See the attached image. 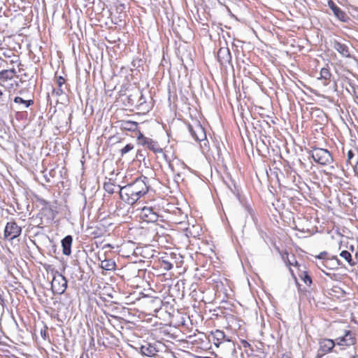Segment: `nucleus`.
<instances>
[{
	"instance_id": "23",
	"label": "nucleus",
	"mask_w": 358,
	"mask_h": 358,
	"mask_svg": "<svg viewBox=\"0 0 358 358\" xmlns=\"http://www.w3.org/2000/svg\"><path fill=\"white\" fill-rule=\"evenodd\" d=\"M115 187L116 186L110 181V180L105 182L103 184V189L110 194H112L115 192Z\"/></svg>"
},
{
	"instance_id": "22",
	"label": "nucleus",
	"mask_w": 358,
	"mask_h": 358,
	"mask_svg": "<svg viewBox=\"0 0 358 358\" xmlns=\"http://www.w3.org/2000/svg\"><path fill=\"white\" fill-rule=\"evenodd\" d=\"M357 157V154L356 155L354 151L350 150L347 153V160H346V166L352 165L355 163V159Z\"/></svg>"
},
{
	"instance_id": "17",
	"label": "nucleus",
	"mask_w": 358,
	"mask_h": 358,
	"mask_svg": "<svg viewBox=\"0 0 358 358\" xmlns=\"http://www.w3.org/2000/svg\"><path fill=\"white\" fill-rule=\"evenodd\" d=\"M120 127L125 131H134L137 129L138 123L131 120H122Z\"/></svg>"
},
{
	"instance_id": "5",
	"label": "nucleus",
	"mask_w": 358,
	"mask_h": 358,
	"mask_svg": "<svg viewBox=\"0 0 358 358\" xmlns=\"http://www.w3.org/2000/svg\"><path fill=\"white\" fill-rule=\"evenodd\" d=\"M137 140L139 143L149 150H152L155 153H162V148H161L158 143L152 138L144 136L141 133H139Z\"/></svg>"
},
{
	"instance_id": "1",
	"label": "nucleus",
	"mask_w": 358,
	"mask_h": 358,
	"mask_svg": "<svg viewBox=\"0 0 358 358\" xmlns=\"http://www.w3.org/2000/svg\"><path fill=\"white\" fill-rule=\"evenodd\" d=\"M147 180L146 177L142 176L124 187L117 186L120 198L128 204L133 205L148 192Z\"/></svg>"
},
{
	"instance_id": "32",
	"label": "nucleus",
	"mask_w": 358,
	"mask_h": 358,
	"mask_svg": "<svg viewBox=\"0 0 358 358\" xmlns=\"http://www.w3.org/2000/svg\"><path fill=\"white\" fill-rule=\"evenodd\" d=\"M241 343L244 348L250 347V344L245 340H241Z\"/></svg>"
},
{
	"instance_id": "15",
	"label": "nucleus",
	"mask_w": 358,
	"mask_h": 358,
	"mask_svg": "<svg viewBox=\"0 0 358 358\" xmlns=\"http://www.w3.org/2000/svg\"><path fill=\"white\" fill-rule=\"evenodd\" d=\"M140 350L142 355L148 357H152L155 355L157 352L156 348L150 343L141 345Z\"/></svg>"
},
{
	"instance_id": "11",
	"label": "nucleus",
	"mask_w": 358,
	"mask_h": 358,
	"mask_svg": "<svg viewBox=\"0 0 358 358\" xmlns=\"http://www.w3.org/2000/svg\"><path fill=\"white\" fill-rule=\"evenodd\" d=\"M332 47L343 57L350 58L351 54L349 46L336 39L331 41Z\"/></svg>"
},
{
	"instance_id": "31",
	"label": "nucleus",
	"mask_w": 358,
	"mask_h": 358,
	"mask_svg": "<svg viewBox=\"0 0 358 358\" xmlns=\"http://www.w3.org/2000/svg\"><path fill=\"white\" fill-rule=\"evenodd\" d=\"M317 266L322 271L324 272L327 275H330V273H327L324 271V268H326L325 266L322 264V261L320 262H316Z\"/></svg>"
},
{
	"instance_id": "41",
	"label": "nucleus",
	"mask_w": 358,
	"mask_h": 358,
	"mask_svg": "<svg viewBox=\"0 0 358 358\" xmlns=\"http://www.w3.org/2000/svg\"><path fill=\"white\" fill-rule=\"evenodd\" d=\"M289 264L293 265V263H292L289 260Z\"/></svg>"
},
{
	"instance_id": "13",
	"label": "nucleus",
	"mask_w": 358,
	"mask_h": 358,
	"mask_svg": "<svg viewBox=\"0 0 358 358\" xmlns=\"http://www.w3.org/2000/svg\"><path fill=\"white\" fill-rule=\"evenodd\" d=\"M73 238L71 236L68 235L62 240V251L64 255H70L71 253V245Z\"/></svg>"
},
{
	"instance_id": "25",
	"label": "nucleus",
	"mask_w": 358,
	"mask_h": 358,
	"mask_svg": "<svg viewBox=\"0 0 358 358\" xmlns=\"http://www.w3.org/2000/svg\"><path fill=\"white\" fill-rule=\"evenodd\" d=\"M162 154L163 155L164 159L166 160V162L169 164V166L171 169L172 171L176 172V170L173 167V164L171 163V159L168 155L167 151L166 150L164 152L162 151Z\"/></svg>"
},
{
	"instance_id": "38",
	"label": "nucleus",
	"mask_w": 358,
	"mask_h": 358,
	"mask_svg": "<svg viewBox=\"0 0 358 358\" xmlns=\"http://www.w3.org/2000/svg\"><path fill=\"white\" fill-rule=\"evenodd\" d=\"M354 92L355 94V97L358 99V88L355 90Z\"/></svg>"
},
{
	"instance_id": "28",
	"label": "nucleus",
	"mask_w": 358,
	"mask_h": 358,
	"mask_svg": "<svg viewBox=\"0 0 358 358\" xmlns=\"http://www.w3.org/2000/svg\"><path fill=\"white\" fill-rule=\"evenodd\" d=\"M64 92L62 87H59L57 89H52V95L55 94L57 96H60Z\"/></svg>"
},
{
	"instance_id": "12",
	"label": "nucleus",
	"mask_w": 358,
	"mask_h": 358,
	"mask_svg": "<svg viewBox=\"0 0 358 358\" xmlns=\"http://www.w3.org/2000/svg\"><path fill=\"white\" fill-rule=\"evenodd\" d=\"M217 59L221 65L231 63V55L227 47H222L219 49L217 52Z\"/></svg>"
},
{
	"instance_id": "37",
	"label": "nucleus",
	"mask_w": 358,
	"mask_h": 358,
	"mask_svg": "<svg viewBox=\"0 0 358 358\" xmlns=\"http://www.w3.org/2000/svg\"><path fill=\"white\" fill-rule=\"evenodd\" d=\"M177 163H179L184 169L186 167V165L183 162H180L179 160H177Z\"/></svg>"
},
{
	"instance_id": "9",
	"label": "nucleus",
	"mask_w": 358,
	"mask_h": 358,
	"mask_svg": "<svg viewBox=\"0 0 358 358\" xmlns=\"http://www.w3.org/2000/svg\"><path fill=\"white\" fill-rule=\"evenodd\" d=\"M336 345L343 346V347H349L353 345L356 343V338L355 336V334L350 331L345 330L344 335L343 336L338 337L336 340Z\"/></svg>"
},
{
	"instance_id": "20",
	"label": "nucleus",
	"mask_w": 358,
	"mask_h": 358,
	"mask_svg": "<svg viewBox=\"0 0 358 358\" xmlns=\"http://www.w3.org/2000/svg\"><path fill=\"white\" fill-rule=\"evenodd\" d=\"M115 262L112 259H104L101 262V268L106 271H112L115 268Z\"/></svg>"
},
{
	"instance_id": "6",
	"label": "nucleus",
	"mask_w": 358,
	"mask_h": 358,
	"mask_svg": "<svg viewBox=\"0 0 358 358\" xmlns=\"http://www.w3.org/2000/svg\"><path fill=\"white\" fill-rule=\"evenodd\" d=\"M22 232V228L15 222H9L6 224L4 230V238L13 240L18 237Z\"/></svg>"
},
{
	"instance_id": "27",
	"label": "nucleus",
	"mask_w": 358,
	"mask_h": 358,
	"mask_svg": "<svg viewBox=\"0 0 358 358\" xmlns=\"http://www.w3.org/2000/svg\"><path fill=\"white\" fill-rule=\"evenodd\" d=\"M134 145L131 143L126 145L122 149H121L120 152L122 155H124L128 153L129 151L133 150Z\"/></svg>"
},
{
	"instance_id": "10",
	"label": "nucleus",
	"mask_w": 358,
	"mask_h": 358,
	"mask_svg": "<svg viewBox=\"0 0 358 358\" xmlns=\"http://www.w3.org/2000/svg\"><path fill=\"white\" fill-rule=\"evenodd\" d=\"M141 217L147 222H155L158 220L157 213L152 208L145 206L141 209Z\"/></svg>"
},
{
	"instance_id": "35",
	"label": "nucleus",
	"mask_w": 358,
	"mask_h": 358,
	"mask_svg": "<svg viewBox=\"0 0 358 358\" xmlns=\"http://www.w3.org/2000/svg\"><path fill=\"white\" fill-rule=\"evenodd\" d=\"M4 63H5V61L0 57V67H3Z\"/></svg>"
},
{
	"instance_id": "24",
	"label": "nucleus",
	"mask_w": 358,
	"mask_h": 358,
	"mask_svg": "<svg viewBox=\"0 0 358 358\" xmlns=\"http://www.w3.org/2000/svg\"><path fill=\"white\" fill-rule=\"evenodd\" d=\"M14 102L16 103H22L24 105V108H28L31 105L34 103L32 100H24L20 96H16L14 99Z\"/></svg>"
},
{
	"instance_id": "21",
	"label": "nucleus",
	"mask_w": 358,
	"mask_h": 358,
	"mask_svg": "<svg viewBox=\"0 0 358 358\" xmlns=\"http://www.w3.org/2000/svg\"><path fill=\"white\" fill-rule=\"evenodd\" d=\"M340 256L343 258L350 266H355L357 264V262L354 261L352 258L351 254L347 250H343L340 253Z\"/></svg>"
},
{
	"instance_id": "26",
	"label": "nucleus",
	"mask_w": 358,
	"mask_h": 358,
	"mask_svg": "<svg viewBox=\"0 0 358 358\" xmlns=\"http://www.w3.org/2000/svg\"><path fill=\"white\" fill-rule=\"evenodd\" d=\"M301 279L303 280L304 283L308 286H310L312 284V279L306 272L303 273V275L301 276Z\"/></svg>"
},
{
	"instance_id": "30",
	"label": "nucleus",
	"mask_w": 358,
	"mask_h": 358,
	"mask_svg": "<svg viewBox=\"0 0 358 358\" xmlns=\"http://www.w3.org/2000/svg\"><path fill=\"white\" fill-rule=\"evenodd\" d=\"M352 168L353 169L355 174L358 176V152L357 157L355 159V163L352 165Z\"/></svg>"
},
{
	"instance_id": "2",
	"label": "nucleus",
	"mask_w": 358,
	"mask_h": 358,
	"mask_svg": "<svg viewBox=\"0 0 358 358\" xmlns=\"http://www.w3.org/2000/svg\"><path fill=\"white\" fill-rule=\"evenodd\" d=\"M311 157L315 162L323 166L329 165L333 162V157L327 149L314 148L311 151Z\"/></svg>"
},
{
	"instance_id": "8",
	"label": "nucleus",
	"mask_w": 358,
	"mask_h": 358,
	"mask_svg": "<svg viewBox=\"0 0 358 358\" xmlns=\"http://www.w3.org/2000/svg\"><path fill=\"white\" fill-rule=\"evenodd\" d=\"M316 259L322 260V264L328 267L329 263H332L333 267H338L342 264L341 262L338 259L336 256L331 255L327 252H322L317 256L315 257Z\"/></svg>"
},
{
	"instance_id": "14",
	"label": "nucleus",
	"mask_w": 358,
	"mask_h": 358,
	"mask_svg": "<svg viewBox=\"0 0 358 358\" xmlns=\"http://www.w3.org/2000/svg\"><path fill=\"white\" fill-rule=\"evenodd\" d=\"M328 6L332 10L335 16L342 21L345 20V13L339 7H338L332 0H329Z\"/></svg>"
},
{
	"instance_id": "18",
	"label": "nucleus",
	"mask_w": 358,
	"mask_h": 358,
	"mask_svg": "<svg viewBox=\"0 0 358 358\" xmlns=\"http://www.w3.org/2000/svg\"><path fill=\"white\" fill-rule=\"evenodd\" d=\"M212 337L214 341V344L216 346H219V345L222 343L223 341H224L225 334L224 331L217 329L212 332Z\"/></svg>"
},
{
	"instance_id": "40",
	"label": "nucleus",
	"mask_w": 358,
	"mask_h": 358,
	"mask_svg": "<svg viewBox=\"0 0 358 358\" xmlns=\"http://www.w3.org/2000/svg\"><path fill=\"white\" fill-rule=\"evenodd\" d=\"M355 259L358 261V252H357L355 255Z\"/></svg>"
},
{
	"instance_id": "29",
	"label": "nucleus",
	"mask_w": 358,
	"mask_h": 358,
	"mask_svg": "<svg viewBox=\"0 0 358 358\" xmlns=\"http://www.w3.org/2000/svg\"><path fill=\"white\" fill-rule=\"evenodd\" d=\"M65 80L63 77L59 76L57 78V84L59 87H62V85L64 84Z\"/></svg>"
},
{
	"instance_id": "39",
	"label": "nucleus",
	"mask_w": 358,
	"mask_h": 358,
	"mask_svg": "<svg viewBox=\"0 0 358 358\" xmlns=\"http://www.w3.org/2000/svg\"><path fill=\"white\" fill-rule=\"evenodd\" d=\"M3 95V93L2 90H0V99H2Z\"/></svg>"
},
{
	"instance_id": "3",
	"label": "nucleus",
	"mask_w": 358,
	"mask_h": 358,
	"mask_svg": "<svg viewBox=\"0 0 358 358\" xmlns=\"http://www.w3.org/2000/svg\"><path fill=\"white\" fill-rule=\"evenodd\" d=\"M67 288V280L66 278L55 271L51 282V289L54 294H62Z\"/></svg>"
},
{
	"instance_id": "4",
	"label": "nucleus",
	"mask_w": 358,
	"mask_h": 358,
	"mask_svg": "<svg viewBox=\"0 0 358 358\" xmlns=\"http://www.w3.org/2000/svg\"><path fill=\"white\" fill-rule=\"evenodd\" d=\"M336 345L335 341L329 338H321L319 341V349L317 353V357L320 358L327 353L332 351Z\"/></svg>"
},
{
	"instance_id": "42",
	"label": "nucleus",
	"mask_w": 358,
	"mask_h": 358,
	"mask_svg": "<svg viewBox=\"0 0 358 358\" xmlns=\"http://www.w3.org/2000/svg\"><path fill=\"white\" fill-rule=\"evenodd\" d=\"M352 358H355V357H352Z\"/></svg>"
},
{
	"instance_id": "33",
	"label": "nucleus",
	"mask_w": 358,
	"mask_h": 358,
	"mask_svg": "<svg viewBox=\"0 0 358 358\" xmlns=\"http://www.w3.org/2000/svg\"><path fill=\"white\" fill-rule=\"evenodd\" d=\"M145 102V99L144 96L143 95V94L141 93V96L138 99V103H139V105H142Z\"/></svg>"
},
{
	"instance_id": "16",
	"label": "nucleus",
	"mask_w": 358,
	"mask_h": 358,
	"mask_svg": "<svg viewBox=\"0 0 358 358\" xmlns=\"http://www.w3.org/2000/svg\"><path fill=\"white\" fill-rule=\"evenodd\" d=\"M15 73V69H6V70H2L0 72V85L1 86H3V82H6L8 80H11Z\"/></svg>"
},
{
	"instance_id": "7",
	"label": "nucleus",
	"mask_w": 358,
	"mask_h": 358,
	"mask_svg": "<svg viewBox=\"0 0 358 358\" xmlns=\"http://www.w3.org/2000/svg\"><path fill=\"white\" fill-rule=\"evenodd\" d=\"M188 129L196 141H201L206 138L205 129L199 122H196L194 124H189Z\"/></svg>"
},
{
	"instance_id": "19",
	"label": "nucleus",
	"mask_w": 358,
	"mask_h": 358,
	"mask_svg": "<svg viewBox=\"0 0 358 358\" xmlns=\"http://www.w3.org/2000/svg\"><path fill=\"white\" fill-rule=\"evenodd\" d=\"M320 78L319 79L324 80L325 82L324 83V85H327L329 83L327 80H330L331 74L327 68H322L320 73Z\"/></svg>"
},
{
	"instance_id": "34",
	"label": "nucleus",
	"mask_w": 358,
	"mask_h": 358,
	"mask_svg": "<svg viewBox=\"0 0 358 358\" xmlns=\"http://www.w3.org/2000/svg\"><path fill=\"white\" fill-rule=\"evenodd\" d=\"M164 265H165L164 268L166 270H170V269H171L173 268V265L171 263H169V262H164Z\"/></svg>"
},
{
	"instance_id": "36",
	"label": "nucleus",
	"mask_w": 358,
	"mask_h": 358,
	"mask_svg": "<svg viewBox=\"0 0 358 358\" xmlns=\"http://www.w3.org/2000/svg\"><path fill=\"white\" fill-rule=\"evenodd\" d=\"M328 265H329V266L326 267L327 268L333 269V268H336V267H333L332 266V263H329Z\"/></svg>"
}]
</instances>
